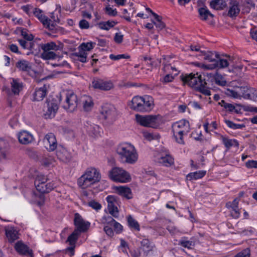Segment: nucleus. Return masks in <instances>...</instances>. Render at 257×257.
Segmentation results:
<instances>
[{"label":"nucleus","instance_id":"44","mask_svg":"<svg viewBox=\"0 0 257 257\" xmlns=\"http://www.w3.org/2000/svg\"><path fill=\"white\" fill-rule=\"evenodd\" d=\"M56 54L53 51H45L41 54V58L44 60H53L56 59Z\"/></svg>","mask_w":257,"mask_h":257},{"label":"nucleus","instance_id":"7","mask_svg":"<svg viewBox=\"0 0 257 257\" xmlns=\"http://www.w3.org/2000/svg\"><path fill=\"white\" fill-rule=\"evenodd\" d=\"M154 158L156 162L163 166L170 167L174 164V158L170 155L169 151L166 150L154 151Z\"/></svg>","mask_w":257,"mask_h":257},{"label":"nucleus","instance_id":"14","mask_svg":"<svg viewBox=\"0 0 257 257\" xmlns=\"http://www.w3.org/2000/svg\"><path fill=\"white\" fill-rule=\"evenodd\" d=\"M74 223L76 227L75 230L79 232H85L90 226V223L85 221L78 213L74 215Z\"/></svg>","mask_w":257,"mask_h":257},{"label":"nucleus","instance_id":"59","mask_svg":"<svg viewBox=\"0 0 257 257\" xmlns=\"http://www.w3.org/2000/svg\"><path fill=\"white\" fill-rule=\"evenodd\" d=\"M105 233L109 237H112L114 235V232L111 227L108 225H105L103 228Z\"/></svg>","mask_w":257,"mask_h":257},{"label":"nucleus","instance_id":"1","mask_svg":"<svg viewBox=\"0 0 257 257\" xmlns=\"http://www.w3.org/2000/svg\"><path fill=\"white\" fill-rule=\"evenodd\" d=\"M184 84L188 85L205 95H210V91L206 87L205 79L198 73L182 76L181 78Z\"/></svg>","mask_w":257,"mask_h":257},{"label":"nucleus","instance_id":"52","mask_svg":"<svg viewBox=\"0 0 257 257\" xmlns=\"http://www.w3.org/2000/svg\"><path fill=\"white\" fill-rule=\"evenodd\" d=\"M88 205L96 211L100 210L102 207L101 205L95 200H91L88 203Z\"/></svg>","mask_w":257,"mask_h":257},{"label":"nucleus","instance_id":"48","mask_svg":"<svg viewBox=\"0 0 257 257\" xmlns=\"http://www.w3.org/2000/svg\"><path fill=\"white\" fill-rule=\"evenodd\" d=\"M225 94L228 96L233 98H240L241 97V95L238 91L231 89H227Z\"/></svg>","mask_w":257,"mask_h":257},{"label":"nucleus","instance_id":"25","mask_svg":"<svg viewBox=\"0 0 257 257\" xmlns=\"http://www.w3.org/2000/svg\"><path fill=\"white\" fill-rule=\"evenodd\" d=\"M6 236L10 242H13L19 238L18 231L13 226H8L5 228Z\"/></svg>","mask_w":257,"mask_h":257},{"label":"nucleus","instance_id":"55","mask_svg":"<svg viewBox=\"0 0 257 257\" xmlns=\"http://www.w3.org/2000/svg\"><path fill=\"white\" fill-rule=\"evenodd\" d=\"M113 227L114 231L117 234L120 233L123 229V226L118 222L115 221L112 225Z\"/></svg>","mask_w":257,"mask_h":257},{"label":"nucleus","instance_id":"35","mask_svg":"<svg viewBox=\"0 0 257 257\" xmlns=\"http://www.w3.org/2000/svg\"><path fill=\"white\" fill-rule=\"evenodd\" d=\"M206 173V171H198L189 173L187 178L190 180H197L203 177Z\"/></svg>","mask_w":257,"mask_h":257},{"label":"nucleus","instance_id":"64","mask_svg":"<svg viewBox=\"0 0 257 257\" xmlns=\"http://www.w3.org/2000/svg\"><path fill=\"white\" fill-rule=\"evenodd\" d=\"M144 60L147 63V64L150 66L155 67L157 66V64L152 61V59L151 57H144Z\"/></svg>","mask_w":257,"mask_h":257},{"label":"nucleus","instance_id":"27","mask_svg":"<svg viewBox=\"0 0 257 257\" xmlns=\"http://www.w3.org/2000/svg\"><path fill=\"white\" fill-rule=\"evenodd\" d=\"M47 93V87L46 85H44L39 88L35 89V92L33 94L34 101H41L46 96Z\"/></svg>","mask_w":257,"mask_h":257},{"label":"nucleus","instance_id":"39","mask_svg":"<svg viewBox=\"0 0 257 257\" xmlns=\"http://www.w3.org/2000/svg\"><path fill=\"white\" fill-rule=\"evenodd\" d=\"M43 143L48 145H57V141L55 135L52 133L47 134L43 139Z\"/></svg>","mask_w":257,"mask_h":257},{"label":"nucleus","instance_id":"53","mask_svg":"<svg viewBox=\"0 0 257 257\" xmlns=\"http://www.w3.org/2000/svg\"><path fill=\"white\" fill-rule=\"evenodd\" d=\"M21 35L25 40L28 41H32L34 39V36L31 34L28 33L26 30L23 29L21 31Z\"/></svg>","mask_w":257,"mask_h":257},{"label":"nucleus","instance_id":"34","mask_svg":"<svg viewBox=\"0 0 257 257\" xmlns=\"http://www.w3.org/2000/svg\"><path fill=\"white\" fill-rule=\"evenodd\" d=\"M127 221L128 226L132 229L137 231L140 230V226L138 222L135 219L132 215H130L127 216Z\"/></svg>","mask_w":257,"mask_h":257},{"label":"nucleus","instance_id":"20","mask_svg":"<svg viewBox=\"0 0 257 257\" xmlns=\"http://www.w3.org/2000/svg\"><path fill=\"white\" fill-rule=\"evenodd\" d=\"M114 190L117 194L126 199H131L133 198V194L131 188L126 186H115Z\"/></svg>","mask_w":257,"mask_h":257},{"label":"nucleus","instance_id":"36","mask_svg":"<svg viewBox=\"0 0 257 257\" xmlns=\"http://www.w3.org/2000/svg\"><path fill=\"white\" fill-rule=\"evenodd\" d=\"M117 22L114 21H108L107 22H101L98 24L99 29L104 30H109L110 28L113 27Z\"/></svg>","mask_w":257,"mask_h":257},{"label":"nucleus","instance_id":"46","mask_svg":"<svg viewBox=\"0 0 257 257\" xmlns=\"http://www.w3.org/2000/svg\"><path fill=\"white\" fill-rule=\"evenodd\" d=\"M85 99L83 100V108L85 110L89 111L93 106L92 99L89 96L84 97Z\"/></svg>","mask_w":257,"mask_h":257},{"label":"nucleus","instance_id":"9","mask_svg":"<svg viewBox=\"0 0 257 257\" xmlns=\"http://www.w3.org/2000/svg\"><path fill=\"white\" fill-rule=\"evenodd\" d=\"M100 113L102 117L109 123H113L117 115L115 107L113 105L107 103L102 106Z\"/></svg>","mask_w":257,"mask_h":257},{"label":"nucleus","instance_id":"23","mask_svg":"<svg viewBox=\"0 0 257 257\" xmlns=\"http://www.w3.org/2000/svg\"><path fill=\"white\" fill-rule=\"evenodd\" d=\"M11 93L14 95H19L23 88V83L18 78H11Z\"/></svg>","mask_w":257,"mask_h":257},{"label":"nucleus","instance_id":"16","mask_svg":"<svg viewBox=\"0 0 257 257\" xmlns=\"http://www.w3.org/2000/svg\"><path fill=\"white\" fill-rule=\"evenodd\" d=\"M239 199L235 198L232 201L226 203V206L229 210L231 216L234 219L238 218L240 216V211L238 207Z\"/></svg>","mask_w":257,"mask_h":257},{"label":"nucleus","instance_id":"18","mask_svg":"<svg viewBox=\"0 0 257 257\" xmlns=\"http://www.w3.org/2000/svg\"><path fill=\"white\" fill-rule=\"evenodd\" d=\"M56 155L58 158L62 162L67 163L71 158V154L64 146H58L57 149Z\"/></svg>","mask_w":257,"mask_h":257},{"label":"nucleus","instance_id":"19","mask_svg":"<svg viewBox=\"0 0 257 257\" xmlns=\"http://www.w3.org/2000/svg\"><path fill=\"white\" fill-rule=\"evenodd\" d=\"M48 181V178L47 176L38 175L35 181V185L37 190L39 192L44 193V190H46L47 189V187L45 188V186Z\"/></svg>","mask_w":257,"mask_h":257},{"label":"nucleus","instance_id":"24","mask_svg":"<svg viewBox=\"0 0 257 257\" xmlns=\"http://www.w3.org/2000/svg\"><path fill=\"white\" fill-rule=\"evenodd\" d=\"M143 96H135L128 103L130 107L136 111L142 112Z\"/></svg>","mask_w":257,"mask_h":257},{"label":"nucleus","instance_id":"22","mask_svg":"<svg viewBox=\"0 0 257 257\" xmlns=\"http://www.w3.org/2000/svg\"><path fill=\"white\" fill-rule=\"evenodd\" d=\"M34 15L40 21L44 27L47 29V27H49V25H48V22L50 20L49 18L46 16L44 12L39 8H35L33 11Z\"/></svg>","mask_w":257,"mask_h":257},{"label":"nucleus","instance_id":"30","mask_svg":"<svg viewBox=\"0 0 257 257\" xmlns=\"http://www.w3.org/2000/svg\"><path fill=\"white\" fill-rule=\"evenodd\" d=\"M154 247V244L147 238H144L141 241V248L146 254H148L150 251H153Z\"/></svg>","mask_w":257,"mask_h":257},{"label":"nucleus","instance_id":"6","mask_svg":"<svg viewBox=\"0 0 257 257\" xmlns=\"http://www.w3.org/2000/svg\"><path fill=\"white\" fill-rule=\"evenodd\" d=\"M135 116L137 123L143 126L156 128L160 124V119L158 115H142L137 114Z\"/></svg>","mask_w":257,"mask_h":257},{"label":"nucleus","instance_id":"41","mask_svg":"<svg viewBox=\"0 0 257 257\" xmlns=\"http://www.w3.org/2000/svg\"><path fill=\"white\" fill-rule=\"evenodd\" d=\"M41 48L43 50V52L51 51V50H57L58 49V46L55 42H51L50 43L42 44Z\"/></svg>","mask_w":257,"mask_h":257},{"label":"nucleus","instance_id":"47","mask_svg":"<svg viewBox=\"0 0 257 257\" xmlns=\"http://www.w3.org/2000/svg\"><path fill=\"white\" fill-rule=\"evenodd\" d=\"M95 45V43H93L91 42L87 43H83L78 47V48L81 49L85 52L89 51L94 48Z\"/></svg>","mask_w":257,"mask_h":257},{"label":"nucleus","instance_id":"40","mask_svg":"<svg viewBox=\"0 0 257 257\" xmlns=\"http://www.w3.org/2000/svg\"><path fill=\"white\" fill-rule=\"evenodd\" d=\"M186 238L185 237L182 238L179 241V244L188 249L192 248L195 245L194 242L192 240H187Z\"/></svg>","mask_w":257,"mask_h":257},{"label":"nucleus","instance_id":"37","mask_svg":"<svg viewBox=\"0 0 257 257\" xmlns=\"http://www.w3.org/2000/svg\"><path fill=\"white\" fill-rule=\"evenodd\" d=\"M78 51L77 52H75L73 54V55L77 57V60L79 61L82 63H85L87 61V53L84 51L81 50V49H79L78 48Z\"/></svg>","mask_w":257,"mask_h":257},{"label":"nucleus","instance_id":"56","mask_svg":"<svg viewBox=\"0 0 257 257\" xmlns=\"http://www.w3.org/2000/svg\"><path fill=\"white\" fill-rule=\"evenodd\" d=\"M245 166L247 168H257V161L248 160L245 163Z\"/></svg>","mask_w":257,"mask_h":257},{"label":"nucleus","instance_id":"29","mask_svg":"<svg viewBox=\"0 0 257 257\" xmlns=\"http://www.w3.org/2000/svg\"><path fill=\"white\" fill-rule=\"evenodd\" d=\"M239 3L237 1H231L230 3L228 16L231 18L236 17L239 13Z\"/></svg>","mask_w":257,"mask_h":257},{"label":"nucleus","instance_id":"31","mask_svg":"<svg viewBox=\"0 0 257 257\" xmlns=\"http://www.w3.org/2000/svg\"><path fill=\"white\" fill-rule=\"evenodd\" d=\"M50 17L49 20L50 21L48 22V23H49L48 24L50 27H47V29L50 31H54L56 30L57 23L59 22V19L57 16H55L54 13H52Z\"/></svg>","mask_w":257,"mask_h":257},{"label":"nucleus","instance_id":"21","mask_svg":"<svg viewBox=\"0 0 257 257\" xmlns=\"http://www.w3.org/2000/svg\"><path fill=\"white\" fill-rule=\"evenodd\" d=\"M17 137L20 143L23 145L33 143L34 141L33 136L25 131L20 132L18 134Z\"/></svg>","mask_w":257,"mask_h":257},{"label":"nucleus","instance_id":"15","mask_svg":"<svg viewBox=\"0 0 257 257\" xmlns=\"http://www.w3.org/2000/svg\"><path fill=\"white\" fill-rule=\"evenodd\" d=\"M84 128L88 135L93 138L100 136L102 130L97 124L90 121H87L84 125Z\"/></svg>","mask_w":257,"mask_h":257},{"label":"nucleus","instance_id":"28","mask_svg":"<svg viewBox=\"0 0 257 257\" xmlns=\"http://www.w3.org/2000/svg\"><path fill=\"white\" fill-rule=\"evenodd\" d=\"M16 67L19 71L29 73L32 69L31 63L26 60H19L16 64Z\"/></svg>","mask_w":257,"mask_h":257},{"label":"nucleus","instance_id":"26","mask_svg":"<svg viewBox=\"0 0 257 257\" xmlns=\"http://www.w3.org/2000/svg\"><path fill=\"white\" fill-rule=\"evenodd\" d=\"M142 112L149 111L153 108L154 101L152 97L149 95L143 96Z\"/></svg>","mask_w":257,"mask_h":257},{"label":"nucleus","instance_id":"2","mask_svg":"<svg viewBox=\"0 0 257 257\" xmlns=\"http://www.w3.org/2000/svg\"><path fill=\"white\" fill-rule=\"evenodd\" d=\"M99 170L94 167H89L78 179L77 184L82 189H86L99 182L101 180Z\"/></svg>","mask_w":257,"mask_h":257},{"label":"nucleus","instance_id":"8","mask_svg":"<svg viewBox=\"0 0 257 257\" xmlns=\"http://www.w3.org/2000/svg\"><path fill=\"white\" fill-rule=\"evenodd\" d=\"M58 99L49 98L46 101V106L44 107V115L46 118H51L55 116L58 109L59 102L61 101L62 94H59Z\"/></svg>","mask_w":257,"mask_h":257},{"label":"nucleus","instance_id":"51","mask_svg":"<svg viewBox=\"0 0 257 257\" xmlns=\"http://www.w3.org/2000/svg\"><path fill=\"white\" fill-rule=\"evenodd\" d=\"M57 185L55 181L47 182L45 184V188L47 187L46 190H44V193H49L56 188Z\"/></svg>","mask_w":257,"mask_h":257},{"label":"nucleus","instance_id":"58","mask_svg":"<svg viewBox=\"0 0 257 257\" xmlns=\"http://www.w3.org/2000/svg\"><path fill=\"white\" fill-rule=\"evenodd\" d=\"M106 13L110 16H115L117 12L115 9H113L110 7H106L105 8Z\"/></svg>","mask_w":257,"mask_h":257},{"label":"nucleus","instance_id":"11","mask_svg":"<svg viewBox=\"0 0 257 257\" xmlns=\"http://www.w3.org/2000/svg\"><path fill=\"white\" fill-rule=\"evenodd\" d=\"M230 58L229 56L226 55L225 56L222 57L218 54L215 63L204 65V67L207 69H214L217 68L219 69L226 68L229 65V60H230Z\"/></svg>","mask_w":257,"mask_h":257},{"label":"nucleus","instance_id":"3","mask_svg":"<svg viewBox=\"0 0 257 257\" xmlns=\"http://www.w3.org/2000/svg\"><path fill=\"white\" fill-rule=\"evenodd\" d=\"M190 131L189 122L185 119L174 122L172 125V131L176 142L180 144L185 143L184 139Z\"/></svg>","mask_w":257,"mask_h":257},{"label":"nucleus","instance_id":"38","mask_svg":"<svg viewBox=\"0 0 257 257\" xmlns=\"http://www.w3.org/2000/svg\"><path fill=\"white\" fill-rule=\"evenodd\" d=\"M143 137L145 139L151 141L153 140H159L161 136L157 133H151L148 132H144L143 133Z\"/></svg>","mask_w":257,"mask_h":257},{"label":"nucleus","instance_id":"54","mask_svg":"<svg viewBox=\"0 0 257 257\" xmlns=\"http://www.w3.org/2000/svg\"><path fill=\"white\" fill-rule=\"evenodd\" d=\"M224 109L230 112H234L236 113H238L240 110V109L238 110L233 104L229 103H227Z\"/></svg>","mask_w":257,"mask_h":257},{"label":"nucleus","instance_id":"60","mask_svg":"<svg viewBox=\"0 0 257 257\" xmlns=\"http://www.w3.org/2000/svg\"><path fill=\"white\" fill-rule=\"evenodd\" d=\"M79 27L81 29H87L89 28V23L85 20H81L79 23Z\"/></svg>","mask_w":257,"mask_h":257},{"label":"nucleus","instance_id":"17","mask_svg":"<svg viewBox=\"0 0 257 257\" xmlns=\"http://www.w3.org/2000/svg\"><path fill=\"white\" fill-rule=\"evenodd\" d=\"M15 249L21 255H29L33 257V252L32 249L22 241H18L15 245Z\"/></svg>","mask_w":257,"mask_h":257},{"label":"nucleus","instance_id":"32","mask_svg":"<svg viewBox=\"0 0 257 257\" xmlns=\"http://www.w3.org/2000/svg\"><path fill=\"white\" fill-rule=\"evenodd\" d=\"M218 55V54L217 52L211 51L204 52L203 55L204 57L203 58L205 60L208 61L212 63L216 62Z\"/></svg>","mask_w":257,"mask_h":257},{"label":"nucleus","instance_id":"42","mask_svg":"<svg viewBox=\"0 0 257 257\" xmlns=\"http://www.w3.org/2000/svg\"><path fill=\"white\" fill-rule=\"evenodd\" d=\"M18 42L21 46L24 49L32 50L34 49V43L32 41H27L26 40L19 39Z\"/></svg>","mask_w":257,"mask_h":257},{"label":"nucleus","instance_id":"13","mask_svg":"<svg viewBox=\"0 0 257 257\" xmlns=\"http://www.w3.org/2000/svg\"><path fill=\"white\" fill-rule=\"evenodd\" d=\"M106 200L107 203V208L109 213L113 217H117L119 213L116 197L113 195H108L106 197Z\"/></svg>","mask_w":257,"mask_h":257},{"label":"nucleus","instance_id":"50","mask_svg":"<svg viewBox=\"0 0 257 257\" xmlns=\"http://www.w3.org/2000/svg\"><path fill=\"white\" fill-rule=\"evenodd\" d=\"M225 123L228 127L234 130L241 129L242 127H244V125L243 124H236L229 120H225Z\"/></svg>","mask_w":257,"mask_h":257},{"label":"nucleus","instance_id":"63","mask_svg":"<svg viewBox=\"0 0 257 257\" xmlns=\"http://www.w3.org/2000/svg\"><path fill=\"white\" fill-rule=\"evenodd\" d=\"M127 57H126L125 55L124 54H119V55H114L113 54H110L109 55V58L111 60H115V61L119 60L120 59L126 58Z\"/></svg>","mask_w":257,"mask_h":257},{"label":"nucleus","instance_id":"62","mask_svg":"<svg viewBox=\"0 0 257 257\" xmlns=\"http://www.w3.org/2000/svg\"><path fill=\"white\" fill-rule=\"evenodd\" d=\"M174 79V77L171 74H167L161 79V81L164 83L172 82Z\"/></svg>","mask_w":257,"mask_h":257},{"label":"nucleus","instance_id":"10","mask_svg":"<svg viewBox=\"0 0 257 257\" xmlns=\"http://www.w3.org/2000/svg\"><path fill=\"white\" fill-rule=\"evenodd\" d=\"M65 99L63 107L69 112L73 111L78 105L77 95L71 91H68L65 94Z\"/></svg>","mask_w":257,"mask_h":257},{"label":"nucleus","instance_id":"49","mask_svg":"<svg viewBox=\"0 0 257 257\" xmlns=\"http://www.w3.org/2000/svg\"><path fill=\"white\" fill-rule=\"evenodd\" d=\"M221 139L224 145H239L238 142L235 139H229L223 136H221Z\"/></svg>","mask_w":257,"mask_h":257},{"label":"nucleus","instance_id":"61","mask_svg":"<svg viewBox=\"0 0 257 257\" xmlns=\"http://www.w3.org/2000/svg\"><path fill=\"white\" fill-rule=\"evenodd\" d=\"M123 35L120 33H116L114 37V41L117 44L121 43L123 41Z\"/></svg>","mask_w":257,"mask_h":257},{"label":"nucleus","instance_id":"45","mask_svg":"<svg viewBox=\"0 0 257 257\" xmlns=\"http://www.w3.org/2000/svg\"><path fill=\"white\" fill-rule=\"evenodd\" d=\"M216 84L220 86H225L226 84V81L225 78L220 74L218 73H215L213 79Z\"/></svg>","mask_w":257,"mask_h":257},{"label":"nucleus","instance_id":"4","mask_svg":"<svg viewBox=\"0 0 257 257\" xmlns=\"http://www.w3.org/2000/svg\"><path fill=\"white\" fill-rule=\"evenodd\" d=\"M117 152L122 157L125 158L126 162L130 164L135 163L138 158L134 146H120L117 149Z\"/></svg>","mask_w":257,"mask_h":257},{"label":"nucleus","instance_id":"43","mask_svg":"<svg viewBox=\"0 0 257 257\" xmlns=\"http://www.w3.org/2000/svg\"><path fill=\"white\" fill-rule=\"evenodd\" d=\"M79 232L75 230L72 233H71L68 237L67 241L68 242L70 245H75L76 242L79 236Z\"/></svg>","mask_w":257,"mask_h":257},{"label":"nucleus","instance_id":"33","mask_svg":"<svg viewBox=\"0 0 257 257\" xmlns=\"http://www.w3.org/2000/svg\"><path fill=\"white\" fill-rule=\"evenodd\" d=\"M198 13L200 19L203 21L207 20L209 17H213V15L210 12L206 7L199 8L198 9Z\"/></svg>","mask_w":257,"mask_h":257},{"label":"nucleus","instance_id":"12","mask_svg":"<svg viewBox=\"0 0 257 257\" xmlns=\"http://www.w3.org/2000/svg\"><path fill=\"white\" fill-rule=\"evenodd\" d=\"M92 87L101 90L108 91L113 87L110 81H105L99 78H94L92 81Z\"/></svg>","mask_w":257,"mask_h":257},{"label":"nucleus","instance_id":"5","mask_svg":"<svg viewBox=\"0 0 257 257\" xmlns=\"http://www.w3.org/2000/svg\"><path fill=\"white\" fill-rule=\"evenodd\" d=\"M109 176L114 182L125 183L131 181L130 173L122 168L114 167L109 171Z\"/></svg>","mask_w":257,"mask_h":257},{"label":"nucleus","instance_id":"57","mask_svg":"<svg viewBox=\"0 0 257 257\" xmlns=\"http://www.w3.org/2000/svg\"><path fill=\"white\" fill-rule=\"evenodd\" d=\"M103 221L104 223L107 224V225L112 226V224H113L115 220L111 217L107 216L103 218Z\"/></svg>","mask_w":257,"mask_h":257}]
</instances>
